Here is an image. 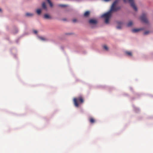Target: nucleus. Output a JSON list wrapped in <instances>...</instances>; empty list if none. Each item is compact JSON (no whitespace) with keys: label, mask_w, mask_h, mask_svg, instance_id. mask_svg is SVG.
<instances>
[{"label":"nucleus","mask_w":153,"mask_h":153,"mask_svg":"<svg viewBox=\"0 0 153 153\" xmlns=\"http://www.w3.org/2000/svg\"><path fill=\"white\" fill-rule=\"evenodd\" d=\"M119 0H116L113 3L109 11L106 13V24L108 23L109 20L111 16L112 11H116L120 9V7H116V5L119 2Z\"/></svg>","instance_id":"obj_1"},{"label":"nucleus","mask_w":153,"mask_h":153,"mask_svg":"<svg viewBox=\"0 0 153 153\" xmlns=\"http://www.w3.org/2000/svg\"><path fill=\"white\" fill-rule=\"evenodd\" d=\"M73 102L75 106L78 107L79 104H82L84 102V99L82 96H80L76 98H74L73 99Z\"/></svg>","instance_id":"obj_2"},{"label":"nucleus","mask_w":153,"mask_h":153,"mask_svg":"<svg viewBox=\"0 0 153 153\" xmlns=\"http://www.w3.org/2000/svg\"><path fill=\"white\" fill-rule=\"evenodd\" d=\"M128 1L129 3H130L131 6L133 8L134 10L137 11V8L134 4V0H123L125 2H126Z\"/></svg>","instance_id":"obj_3"},{"label":"nucleus","mask_w":153,"mask_h":153,"mask_svg":"<svg viewBox=\"0 0 153 153\" xmlns=\"http://www.w3.org/2000/svg\"><path fill=\"white\" fill-rule=\"evenodd\" d=\"M140 19L141 21L144 23H148L149 21L146 17V14L144 13L140 17Z\"/></svg>","instance_id":"obj_4"},{"label":"nucleus","mask_w":153,"mask_h":153,"mask_svg":"<svg viewBox=\"0 0 153 153\" xmlns=\"http://www.w3.org/2000/svg\"><path fill=\"white\" fill-rule=\"evenodd\" d=\"M89 22L91 24L96 25L97 24V22L96 19H91L89 20Z\"/></svg>","instance_id":"obj_5"},{"label":"nucleus","mask_w":153,"mask_h":153,"mask_svg":"<svg viewBox=\"0 0 153 153\" xmlns=\"http://www.w3.org/2000/svg\"><path fill=\"white\" fill-rule=\"evenodd\" d=\"M44 18L46 19H52L51 17L49 15L46 14L44 15Z\"/></svg>","instance_id":"obj_6"},{"label":"nucleus","mask_w":153,"mask_h":153,"mask_svg":"<svg viewBox=\"0 0 153 153\" xmlns=\"http://www.w3.org/2000/svg\"><path fill=\"white\" fill-rule=\"evenodd\" d=\"M118 25L117 26V28L118 29H120L121 28L122 26L123 25V23L119 22H118Z\"/></svg>","instance_id":"obj_7"},{"label":"nucleus","mask_w":153,"mask_h":153,"mask_svg":"<svg viewBox=\"0 0 153 153\" xmlns=\"http://www.w3.org/2000/svg\"><path fill=\"white\" fill-rule=\"evenodd\" d=\"M142 30V29H132V31L133 33H136Z\"/></svg>","instance_id":"obj_8"},{"label":"nucleus","mask_w":153,"mask_h":153,"mask_svg":"<svg viewBox=\"0 0 153 153\" xmlns=\"http://www.w3.org/2000/svg\"><path fill=\"white\" fill-rule=\"evenodd\" d=\"M89 121L91 123H95V120L93 118L91 117L89 119Z\"/></svg>","instance_id":"obj_9"},{"label":"nucleus","mask_w":153,"mask_h":153,"mask_svg":"<svg viewBox=\"0 0 153 153\" xmlns=\"http://www.w3.org/2000/svg\"><path fill=\"white\" fill-rule=\"evenodd\" d=\"M125 53L126 54L129 56H132V53L129 51H126L125 52Z\"/></svg>","instance_id":"obj_10"},{"label":"nucleus","mask_w":153,"mask_h":153,"mask_svg":"<svg viewBox=\"0 0 153 153\" xmlns=\"http://www.w3.org/2000/svg\"><path fill=\"white\" fill-rule=\"evenodd\" d=\"M90 14V12L88 11H87L84 14V16L85 17H87Z\"/></svg>","instance_id":"obj_11"},{"label":"nucleus","mask_w":153,"mask_h":153,"mask_svg":"<svg viewBox=\"0 0 153 153\" xmlns=\"http://www.w3.org/2000/svg\"><path fill=\"white\" fill-rule=\"evenodd\" d=\"M42 7L44 9L47 10V7L45 2H43L42 5Z\"/></svg>","instance_id":"obj_12"},{"label":"nucleus","mask_w":153,"mask_h":153,"mask_svg":"<svg viewBox=\"0 0 153 153\" xmlns=\"http://www.w3.org/2000/svg\"><path fill=\"white\" fill-rule=\"evenodd\" d=\"M26 16H33V14L30 13H27L25 14Z\"/></svg>","instance_id":"obj_13"},{"label":"nucleus","mask_w":153,"mask_h":153,"mask_svg":"<svg viewBox=\"0 0 153 153\" xmlns=\"http://www.w3.org/2000/svg\"><path fill=\"white\" fill-rule=\"evenodd\" d=\"M48 3L49 4L50 6L51 7H53V4L51 2L50 0H46Z\"/></svg>","instance_id":"obj_14"},{"label":"nucleus","mask_w":153,"mask_h":153,"mask_svg":"<svg viewBox=\"0 0 153 153\" xmlns=\"http://www.w3.org/2000/svg\"><path fill=\"white\" fill-rule=\"evenodd\" d=\"M133 25V22L132 21L129 22L127 24V26L128 27H130Z\"/></svg>","instance_id":"obj_15"},{"label":"nucleus","mask_w":153,"mask_h":153,"mask_svg":"<svg viewBox=\"0 0 153 153\" xmlns=\"http://www.w3.org/2000/svg\"><path fill=\"white\" fill-rule=\"evenodd\" d=\"M36 12H37V13L39 15L40 14V13H41V10L40 9H37V10H36Z\"/></svg>","instance_id":"obj_16"},{"label":"nucleus","mask_w":153,"mask_h":153,"mask_svg":"<svg viewBox=\"0 0 153 153\" xmlns=\"http://www.w3.org/2000/svg\"><path fill=\"white\" fill-rule=\"evenodd\" d=\"M39 38L42 41H46L47 40L46 39L42 37H39Z\"/></svg>","instance_id":"obj_17"},{"label":"nucleus","mask_w":153,"mask_h":153,"mask_svg":"<svg viewBox=\"0 0 153 153\" xmlns=\"http://www.w3.org/2000/svg\"><path fill=\"white\" fill-rule=\"evenodd\" d=\"M58 6L61 7H65L67 6V5L65 4H59Z\"/></svg>","instance_id":"obj_18"},{"label":"nucleus","mask_w":153,"mask_h":153,"mask_svg":"<svg viewBox=\"0 0 153 153\" xmlns=\"http://www.w3.org/2000/svg\"><path fill=\"white\" fill-rule=\"evenodd\" d=\"M102 18H103L104 19V21H105V13H104L101 16Z\"/></svg>","instance_id":"obj_19"},{"label":"nucleus","mask_w":153,"mask_h":153,"mask_svg":"<svg viewBox=\"0 0 153 153\" xmlns=\"http://www.w3.org/2000/svg\"><path fill=\"white\" fill-rule=\"evenodd\" d=\"M149 33V31H145L144 32V35H147V34H148Z\"/></svg>","instance_id":"obj_20"},{"label":"nucleus","mask_w":153,"mask_h":153,"mask_svg":"<svg viewBox=\"0 0 153 153\" xmlns=\"http://www.w3.org/2000/svg\"><path fill=\"white\" fill-rule=\"evenodd\" d=\"M72 21L74 22H75L77 21V20L76 19H74Z\"/></svg>","instance_id":"obj_21"},{"label":"nucleus","mask_w":153,"mask_h":153,"mask_svg":"<svg viewBox=\"0 0 153 153\" xmlns=\"http://www.w3.org/2000/svg\"><path fill=\"white\" fill-rule=\"evenodd\" d=\"M33 32H34L36 34V33H37V31L36 30H33Z\"/></svg>","instance_id":"obj_22"},{"label":"nucleus","mask_w":153,"mask_h":153,"mask_svg":"<svg viewBox=\"0 0 153 153\" xmlns=\"http://www.w3.org/2000/svg\"><path fill=\"white\" fill-rule=\"evenodd\" d=\"M108 47L106 46V51L108 50Z\"/></svg>","instance_id":"obj_23"},{"label":"nucleus","mask_w":153,"mask_h":153,"mask_svg":"<svg viewBox=\"0 0 153 153\" xmlns=\"http://www.w3.org/2000/svg\"><path fill=\"white\" fill-rule=\"evenodd\" d=\"M103 48L104 49H105V45H103Z\"/></svg>","instance_id":"obj_24"},{"label":"nucleus","mask_w":153,"mask_h":153,"mask_svg":"<svg viewBox=\"0 0 153 153\" xmlns=\"http://www.w3.org/2000/svg\"><path fill=\"white\" fill-rule=\"evenodd\" d=\"M1 9H0V11H1Z\"/></svg>","instance_id":"obj_25"},{"label":"nucleus","mask_w":153,"mask_h":153,"mask_svg":"<svg viewBox=\"0 0 153 153\" xmlns=\"http://www.w3.org/2000/svg\"><path fill=\"white\" fill-rule=\"evenodd\" d=\"M104 1H105V0H104Z\"/></svg>","instance_id":"obj_26"}]
</instances>
